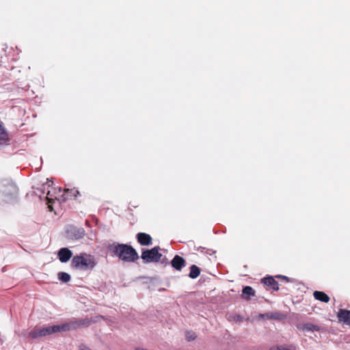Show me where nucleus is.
<instances>
[{
	"label": "nucleus",
	"instance_id": "12",
	"mask_svg": "<svg viewBox=\"0 0 350 350\" xmlns=\"http://www.w3.org/2000/svg\"><path fill=\"white\" fill-rule=\"evenodd\" d=\"M185 259L178 255H176L171 261L172 267L178 271H180L185 266Z\"/></svg>",
	"mask_w": 350,
	"mask_h": 350
},
{
	"label": "nucleus",
	"instance_id": "20",
	"mask_svg": "<svg viewBox=\"0 0 350 350\" xmlns=\"http://www.w3.org/2000/svg\"><path fill=\"white\" fill-rule=\"evenodd\" d=\"M38 329H33L30 332H28L24 334V336L27 338L35 339L39 338V334L38 333Z\"/></svg>",
	"mask_w": 350,
	"mask_h": 350
},
{
	"label": "nucleus",
	"instance_id": "27",
	"mask_svg": "<svg viewBox=\"0 0 350 350\" xmlns=\"http://www.w3.org/2000/svg\"><path fill=\"white\" fill-rule=\"evenodd\" d=\"M79 350H92V349L85 345H81L79 346Z\"/></svg>",
	"mask_w": 350,
	"mask_h": 350
},
{
	"label": "nucleus",
	"instance_id": "9",
	"mask_svg": "<svg viewBox=\"0 0 350 350\" xmlns=\"http://www.w3.org/2000/svg\"><path fill=\"white\" fill-rule=\"evenodd\" d=\"M259 318L264 320L274 319V320H282L284 318V315L278 312H267L265 314H260Z\"/></svg>",
	"mask_w": 350,
	"mask_h": 350
},
{
	"label": "nucleus",
	"instance_id": "19",
	"mask_svg": "<svg viewBox=\"0 0 350 350\" xmlns=\"http://www.w3.org/2000/svg\"><path fill=\"white\" fill-rule=\"evenodd\" d=\"M65 193L68 197L76 198L79 195V191L75 188L65 189Z\"/></svg>",
	"mask_w": 350,
	"mask_h": 350
},
{
	"label": "nucleus",
	"instance_id": "8",
	"mask_svg": "<svg viewBox=\"0 0 350 350\" xmlns=\"http://www.w3.org/2000/svg\"><path fill=\"white\" fill-rule=\"evenodd\" d=\"M57 256L60 262H66L71 258L72 253L69 249L63 247L59 250Z\"/></svg>",
	"mask_w": 350,
	"mask_h": 350
},
{
	"label": "nucleus",
	"instance_id": "23",
	"mask_svg": "<svg viewBox=\"0 0 350 350\" xmlns=\"http://www.w3.org/2000/svg\"><path fill=\"white\" fill-rule=\"evenodd\" d=\"M275 278H280V279H282L284 280H285L286 282H291V279L285 275H278L275 276Z\"/></svg>",
	"mask_w": 350,
	"mask_h": 350
},
{
	"label": "nucleus",
	"instance_id": "26",
	"mask_svg": "<svg viewBox=\"0 0 350 350\" xmlns=\"http://www.w3.org/2000/svg\"><path fill=\"white\" fill-rule=\"evenodd\" d=\"M234 320L237 321H242L243 317L239 314H236L234 317H231Z\"/></svg>",
	"mask_w": 350,
	"mask_h": 350
},
{
	"label": "nucleus",
	"instance_id": "1",
	"mask_svg": "<svg viewBox=\"0 0 350 350\" xmlns=\"http://www.w3.org/2000/svg\"><path fill=\"white\" fill-rule=\"evenodd\" d=\"M110 250L113 254L122 261L131 262L139 258L136 250L131 245L118 243L110 246Z\"/></svg>",
	"mask_w": 350,
	"mask_h": 350
},
{
	"label": "nucleus",
	"instance_id": "6",
	"mask_svg": "<svg viewBox=\"0 0 350 350\" xmlns=\"http://www.w3.org/2000/svg\"><path fill=\"white\" fill-rule=\"evenodd\" d=\"M138 243L142 245H152V237L150 234L145 232H139L136 235Z\"/></svg>",
	"mask_w": 350,
	"mask_h": 350
},
{
	"label": "nucleus",
	"instance_id": "7",
	"mask_svg": "<svg viewBox=\"0 0 350 350\" xmlns=\"http://www.w3.org/2000/svg\"><path fill=\"white\" fill-rule=\"evenodd\" d=\"M261 282L267 286H269L273 291H278L279 290V284L271 276L265 277L261 279Z\"/></svg>",
	"mask_w": 350,
	"mask_h": 350
},
{
	"label": "nucleus",
	"instance_id": "5",
	"mask_svg": "<svg viewBox=\"0 0 350 350\" xmlns=\"http://www.w3.org/2000/svg\"><path fill=\"white\" fill-rule=\"evenodd\" d=\"M92 323V321L88 318L80 319L78 321L66 323L65 325H68V331L71 329H76L80 327H88Z\"/></svg>",
	"mask_w": 350,
	"mask_h": 350
},
{
	"label": "nucleus",
	"instance_id": "24",
	"mask_svg": "<svg viewBox=\"0 0 350 350\" xmlns=\"http://www.w3.org/2000/svg\"><path fill=\"white\" fill-rule=\"evenodd\" d=\"M270 350H294V347H291V349H288L287 347H278L277 349H271Z\"/></svg>",
	"mask_w": 350,
	"mask_h": 350
},
{
	"label": "nucleus",
	"instance_id": "15",
	"mask_svg": "<svg viewBox=\"0 0 350 350\" xmlns=\"http://www.w3.org/2000/svg\"><path fill=\"white\" fill-rule=\"evenodd\" d=\"M313 296L315 299L324 303H328L329 301V297L323 291H315L313 293Z\"/></svg>",
	"mask_w": 350,
	"mask_h": 350
},
{
	"label": "nucleus",
	"instance_id": "18",
	"mask_svg": "<svg viewBox=\"0 0 350 350\" xmlns=\"http://www.w3.org/2000/svg\"><path fill=\"white\" fill-rule=\"evenodd\" d=\"M302 329L304 330H307V331H312V332H314V331H319L320 330V328L318 325H314L312 323H305L304 325H302Z\"/></svg>",
	"mask_w": 350,
	"mask_h": 350
},
{
	"label": "nucleus",
	"instance_id": "2",
	"mask_svg": "<svg viewBox=\"0 0 350 350\" xmlns=\"http://www.w3.org/2000/svg\"><path fill=\"white\" fill-rule=\"evenodd\" d=\"M96 264L94 256L87 253H81L79 255L75 256L71 260L72 267L83 271L93 269Z\"/></svg>",
	"mask_w": 350,
	"mask_h": 350
},
{
	"label": "nucleus",
	"instance_id": "10",
	"mask_svg": "<svg viewBox=\"0 0 350 350\" xmlns=\"http://www.w3.org/2000/svg\"><path fill=\"white\" fill-rule=\"evenodd\" d=\"M337 317L338 321L350 325V310L345 309H340Z\"/></svg>",
	"mask_w": 350,
	"mask_h": 350
},
{
	"label": "nucleus",
	"instance_id": "16",
	"mask_svg": "<svg viewBox=\"0 0 350 350\" xmlns=\"http://www.w3.org/2000/svg\"><path fill=\"white\" fill-rule=\"evenodd\" d=\"M254 295H255V291L251 286H247L243 288L242 297L243 298L246 299L247 300H249L250 299L251 296H254Z\"/></svg>",
	"mask_w": 350,
	"mask_h": 350
},
{
	"label": "nucleus",
	"instance_id": "22",
	"mask_svg": "<svg viewBox=\"0 0 350 350\" xmlns=\"http://www.w3.org/2000/svg\"><path fill=\"white\" fill-rule=\"evenodd\" d=\"M197 338L196 334L193 331H187L185 333V339L187 341L194 340Z\"/></svg>",
	"mask_w": 350,
	"mask_h": 350
},
{
	"label": "nucleus",
	"instance_id": "13",
	"mask_svg": "<svg viewBox=\"0 0 350 350\" xmlns=\"http://www.w3.org/2000/svg\"><path fill=\"white\" fill-rule=\"evenodd\" d=\"M9 142L10 137L8 133L2 123L0 122V145H7L9 144Z\"/></svg>",
	"mask_w": 350,
	"mask_h": 350
},
{
	"label": "nucleus",
	"instance_id": "11",
	"mask_svg": "<svg viewBox=\"0 0 350 350\" xmlns=\"http://www.w3.org/2000/svg\"><path fill=\"white\" fill-rule=\"evenodd\" d=\"M67 232L71 239L76 240L83 238L85 235V231L83 229H77L74 227H70Z\"/></svg>",
	"mask_w": 350,
	"mask_h": 350
},
{
	"label": "nucleus",
	"instance_id": "25",
	"mask_svg": "<svg viewBox=\"0 0 350 350\" xmlns=\"http://www.w3.org/2000/svg\"><path fill=\"white\" fill-rule=\"evenodd\" d=\"M38 329V333L39 334V337L46 336L44 327Z\"/></svg>",
	"mask_w": 350,
	"mask_h": 350
},
{
	"label": "nucleus",
	"instance_id": "14",
	"mask_svg": "<svg viewBox=\"0 0 350 350\" xmlns=\"http://www.w3.org/2000/svg\"><path fill=\"white\" fill-rule=\"evenodd\" d=\"M18 189L14 184H8L5 185L3 193L6 196H14L17 194Z\"/></svg>",
	"mask_w": 350,
	"mask_h": 350
},
{
	"label": "nucleus",
	"instance_id": "4",
	"mask_svg": "<svg viewBox=\"0 0 350 350\" xmlns=\"http://www.w3.org/2000/svg\"><path fill=\"white\" fill-rule=\"evenodd\" d=\"M68 325L63 323L62 325H57L53 326H48L44 327L46 336L51 335L57 332H64L68 331Z\"/></svg>",
	"mask_w": 350,
	"mask_h": 350
},
{
	"label": "nucleus",
	"instance_id": "3",
	"mask_svg": "<svg viewBox=\"0 0 350 350\" xmlns=\"http://www.w3.org/2000/svg\"><path fill=\"white\" fill-rule=\"evenodd\" d=\"M159 247H154L150 250H146L142 253V258L145 262H159L161 254L159 252Z\"/></svg>",
	"mask_w": 350,
	"mask_h": 350
},
{
	"label": "nucleus",
	"instance_id": "28",
	"mask_svg": "<svg viewBox=\"0 0 350 350\" xmlns=\"http://www.w3.org/2000/svg\"><path fill=\"white\" fill-rule=\"evenodd\" d=\"M47 200L49 201V202H51L52 200H51L49 198H46Z\"/></svg>",
	"mask_w": 350,
	"mask_h": 350
},
{
	"label": "nucleus",
	"instance_id": "17",
	"mask_svg": "<svg viewBox=\"0 0 350 350\" xmlns=\"http://www.w3.org/2000/svg\"><path fill=\"white\" fill-rule=\"evenodd\" d=\"M200 269L195 265H191L190 267V272L189 274V278L195 279L198 278L200 275Z\"/></svg>",
	"mask_w": 350,
	"mask_h": 350
},
{
	"label": "nucleus",
	"instance_id": "21",
	"mask_svg": "<svg viewBox=\"0 0 350 350\" xmlns=\"http://www.w3.org/2000/svg\"><path fill=\"white\" fill-rule=\"evenodd\" d=\"M58 279L63 282H68L70 280V275L65 272H59Z\"/></svg>",
	"mask_w": 350,
	"mask_h": 350
}]
</instances>
